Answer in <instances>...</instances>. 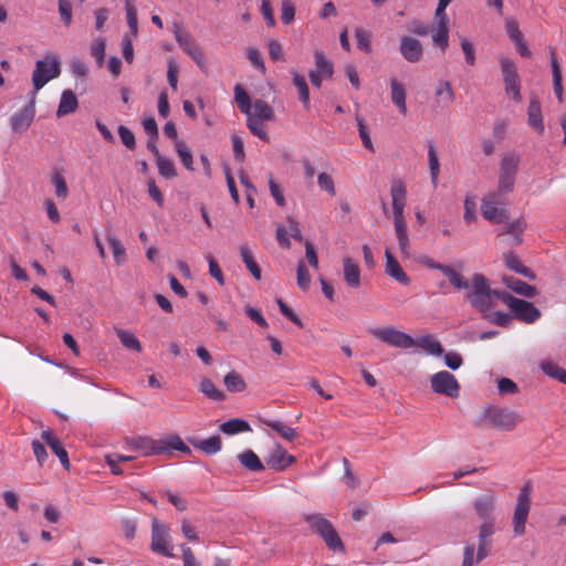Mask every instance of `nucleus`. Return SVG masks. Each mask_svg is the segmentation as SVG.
<instances>
[{
	"label": "nucleus",
	"mask_w": 566,
	"mask_h": 566,
	"mask_svg": "<svg viewBox=\"0 0 566 566\" xmlns=\"http://www.w3.org/2000/svg\"><path fill=\"white\" fill-rule=\"evenodd\" d=\"M391 206L394 212V226L400 253L403 258L410 256V242L407 233V223L403 210L407 200V190L401 180H394L390 187Z\"/></svg>",
	"instance_id": "obj_1"
},
{
	"label": "nucleus",
	"mask_w": 566,
	"mask_h": 566,
	"mask_svg": "<svg viewBox=\"0 0 566 566\" xmlns=\"http://www.w3.org/2000/svg\"><path fill=\"white\" fill-rule=\"evenodd\" d=\"M467 290V298L481 314L491 310L496 304V300H502V295L507 294V292L491 289L489 280L480 273L472 275Z\"/></svg>",
	"instance_id": "obj_2"
},
{
	"label": "nucleus",
	"mask_w": 566,
	"mask_h": 566,
	"mask_svg": "<svg viewBox=\"0 0 566 566\" xmlns=\"http://www.w3.org/2000/svg\"><path fill=\"white\" fill-rule=\"evenodd\" d=\"M130 444L145 457L165 454L169 453L171 450H177L186 454L191 453V449L178 434H170L160 440L150 437H137L132 440Z\"/></svg>",
	"instance_id": "obj_3"
},
{
	"label": "nucleus",
	"mask_w": 566,
	"mask_h": 566,
	"mask_svg": "<svg viewBox=\"0 0 566 566\" xmlns=\"http://www.w3.org/2000/svg\"><path fill=\"white\" fill-rule=\"evenodd\" d=\"M303 520L308 525L310 530L325 542L329 549L334 552H344V544L336 530L322 514H305Z\"/></svg>",
	"instance_id": "obj_4"
},
{
	"label": "nucleus",
	"mask_w": 566,
	"mask_h": 566,
	"mask_svg": "<svg viewBox=\"0 0 566 566\" xmlns=\"http://www.w3.org/2000/svg\"><path fill=\"white\" fill-rule=\"evenodd\" d=\"M61 73L60 60L55 55H46L43 60L35 63L32 72V95L36 96L38 92L43 88L51 80L56 78Z\"/></svg>",
	"instance_id": "obj_5"
},
{
	"label": "nucleus",
	"mask_w": 566,
	"mask_h": 566,
	"mask_svg": "<svg viewBox=\"0 0 566 566\" xmlns=\"http://www.w3.org/2000/svg\"><path fill=\"white\" fill-rule=\"evenodd\" d=\"M505 205L506 200L503 193L490 192L482 199L481 213L491 223H506L509 221V211L504 208Z\"/></svg>",
	"instance_id": "obj_6"
},
{
	"label": "nucleus",
	"mask_w": 566,
	"mask_h": 566,
	"mask_svg": "<svg viewBox=\"0 0 566 566\" xmlns=\"http://www.w3.org/2000/svg\"><path fill=\"white\" fill-rule=\"evenodd\" d=\"M531 502L532 486L530 483H525L518 492L512 518L513 533L515 536L525 534V524L531 511Z\"/></svg>",
	"instance_id": "obj_7"
},
{
	"label": "nucleus",
	"mask_w": 566,
	"mask_h": 566,
	"mask_svg": "<svg viewBox=\"0 0 566 566\" xmlns=\"http://www.w3.org/2000/svg\"><path fill=\"white\" fill-rule=\"evenodd\" d=\"M499 63L501 66V73L503 76L506 95L516 103L522 102L521 77L517 73L516 63L512 59L504 55L499 56Z\"/></svg>",
	"instance_id": "obj_8"
},
{
	"label": "nucleus",
	"mask_w": 566,
	"mask_h": 566,
	"mask_svg": "<svg viewBox=\"0 0 566 566\" xmlns=\"http://www.w3.org/2000/svg\"><path fill=\"white\" fill-rule=\"evenodd\" d=\"M482 421L494 428L511 431L522 421V418L514 411L490 407L483 411Z\"/></svg>",
	"instance_id": "obj_9"
},
{
	"label": "nucleus",
	"mask_w": 566,
	"mask_h": 566,
	"mask_svg": "<svg viewBox=\"0 0 566 566\" xmlns=\"http://www.w3.org/2000/svg\"><path fill=\"white\" fill-rule=\"evenodd\" d=\"M502 301L512 310L518 321L533 324L541 317V312L533 303L512 296L510 293L502 295Z\"/></svg>",
	"instance_id": "obj_10"
},
{
	"label": "nucleus",
	"mask_w": 566,
	"mask_h": 566,
	"mask_svg": "<svg viewBox=\"0 0 566 566\" xmlns=\"http://www.w3.org/2000/svg\"><path fill=\"white\" fill-rule=\"evenodd\" d=\"M520 157L515 154H506L503 156L499 176V191L510 192L513 189L515 176L517 172Z\"/></svg>",
	"instance_id": "obj_11"
},
{
	"label": "nucleus",
	"mask_w": 566,
	"mask_h": 566,
	"mask_svg": "<svg viewBox=\"0 0 566 566\" xmlns=\"http://www.w3.org/2000/svg\"><path fill=\"white\" fill-rule=\"evenodd\" d=\"M170 542L169 528L154 518L151 524V551L166 557H175Z\"/></svg>",
	"instance_id": "obj_12"
},
{
	"label": "nucleus",
	"mask_w": 566,
	"mask_h": 566,
	"mask_svg": "<svg viewBox=\"0 0 566 566\" xmlns=\"http://www.w3.org/2000/svg\"><path fill=\"white\" fill-rule=\"evenodd\" d=\"M430 386L433 392L457 398L460 392V384L451 373L438 371L430 377Z\"/></svg>",
	"instance_id": "obj_13"
},
{
	"label": "nucleus",
	"mask_w": 566,
	"mask_h": 566,
	"mask_svg": "<svg viewBox=\"0 0 566 566\" xmlns=\"http://www.w3.org/2000/svg\"><path fill=\"white\" fill-rule=\"evenodd\" d=\"M370 334L392 347L407 349L415 346V339L410 335L395 327L374 328Z\"/></svg>",
	"instance_id": "obj_14"
},
{
	"label": "nucleus",
	"mask_w": 566,
	"mask_h": 566,
	"mask_svg": "<svg viewBox=\"0 0 566 566\" xmlns=\"http://www.w3.org/2000/svg\"><path fill=\"white\" fill-rule=\"evenodd\" d=\"M495 531L496 527L494 520L483 521L479 526L476 563H480L490 555L492 548V536L495 534Z\"/></svg>",
	"instance_id": "obj_15"
},
{
	"label": "nucleus",
	"mask_w": 566,
	"mask_h": 566,
	"mask_svg": "<svg viewBox=\"0 0 566 566\" xmlns=\"http://www.w3.org/2000/svg\"><path fill=\"white\" fill-rule=\"evenodd\" d=\"M35 98L36 96L31 94L28 105L11 116L10 126L14 133L22 134L31 126L35 116Z\"/></svg>",
	"instance_id": "obj_16"
},
{
	"label": "nucleus",
	"mask_w": 566,
	"mask_h": 566,
	"mask_svg": "<svg viewBox=\"0 0 566 566\" xmlns=\"http://www.w3.org/2000/svg\"><path fill=\"white\" fill-rule=\"evenodd\" d=\"M174 34L179 46L200 66L203 61V53L191 34L179 27L175 28Z\"/></svg>",
	"instance_id": "obj_17"
},
{
	"label": "nucleus",
	"mask_w": 566,
	"mask_h": 566,
	"mask_svg": "<svg viewBox=\"0 0 566 566\" xmlns=\"http://www.w3.org/2000/svg\"><path fill=\"white\" fill-rule=\"evenodd\" d=\"M421 262L428 269L438 270L443 273L449 279L450 284L454 289L460 290L469 287V281L451 266L436 262L430 258H424Z\"/></svg>",
	"instance_id": "obj_18"
},
{
	"label": "nucleus",
	"mask_w": 566,
	"mask_h": 566,
	"mask_svg": "<svg viewBox=\"0 0 566 566\" xmlns=\"http://www.w3.org/2000/svg\"><path fill=\"white\" fill-rule=\"evenodd\" d=\"M399 52L401 56L409 63H417L423 56V46L418 39L403 35L400 39Z\"/></svg>",
	"instance_id": "obj_19"
},
{
	"label": "nucleus",
	"mask_w": 566,
	"mask_h": 566,
	"mask_svg": "<svg viewBox=\"0 0 566 566\" xmlns=\"http://www.w3.org/2000/svg\"><path fill=\"white\" fill-rule=\"evenodd\" d=\"M496 496L493 493H484L479 495L472 502V507L482 521L494 520L492 516L495 511Z\"/></svg>",
	"instance_id": "obj_20"
},
{
	"label": "nucleus",
	"mask_w": 566,
	"mask_h": 566,
	"mask_svg": "<svg viewBox=\"0 0 566 566\" xmlns=\"http://www.w3.org/2000/svg\"><path fill=\"white\" fill-rule=\"evenodd\" d=\"M295 458L286 452L281 446L274 447L269 453L266 465L275 471H283L294 463Z\"/></svg>",
	"instance_id": "obj_21"
},
{
	"label": "nucleus",
	"mask_w": 566,
	"mask_h": 566,
	"mask_svg": "<svg viewBox=\"0 0 566 566\" xmlns=\"http://www.w3.org/2000/svg\"><path fill=\"white\" fill-rule=\"evenodd\" d=\"M385 258H386V265L385 271L386 273L392 277L395 281L402 285H409L410 279L406 274V272L402 270L398 261L395 259L392 253L387 249L385 251Z\"/></svg>",
	"instance_id": "obj_22"
},
{
	"label": "nucleus",
	"mask_w": 566,
	"mask_h": 566,
	"mask_svg": "<svg viewBox=\"0 0 566 566\" xmlns=\"http://www.w3.org/2000/svg\"><path fill=\"white\" fill-rule=\"evenodd\" d=\"M41 439L50 447L52 452L59 458L64 469H70V460L66 450L61 444L60 440L50 431L44 430L41 433Z\"/></svg>",
	"instance_id": "obj_23"
},
{
	"label": "nucleus",
	"mask_w": 566,
	"mask_h": 566,
	"mask_svg": "<svg viewBox=\"0 0 566 566\" xmlns=\"http://www.w3.org/2000/svg\"><path fill=\"white\" fill-rule=\"evenodd\" d=\"M344 280L352 289L360 286V269L350 258L343 259Z\"/></svg>",
	"instance_id": "obj_24"
},
{
	"label": "nucleus",
	"mask_w": 566,
	"mask_h": 566,
	"mask_svg": "<svg viewBox=\"0 0 566 566\" xmlns=\"http://www.w3.org/2000/svg\"><path fill=\"white\" fill-rule=\"evenodd\" d=\"M527 123L538 134L544 133L541 103L537 98H532L527 107Z\"/></svg>",
	"instance_id": "obj_25"
},
{
	"label": "nucleus",
	"mask_w": 566,
	"mask_h": 566,
	"mask_svg": "<svg viewBox=\"0 0 566 566\" xmlns=\"http://www.w3.org/2000/svg\"><path fill=\"white\" fill-rule=\"evenodd\" d=\"M390 97L391 102L399 109L400 114H407V105H406V90L403 85L396 78L392 77L390 80Z\"/></svg>",
	"instance_id": "obj_26"
},
{
	"label": "nucleus",
	"mask_w": 566,
	"mask_h": 566,
	"mask_svg": "<svg viewBox=\"0 0 566 566\" xmlns=\"http://www.w3.org/2000/svg\"><path fill=\"white\" fill-rule=\"evenodd\" d=\"M504 283L510 290L522 296L534 297L537 294L535 286L530 285L520 279L513 276L504 277Z\"/></svg>",
	"instance_id": "obj_27"
},
{
	"label": "nucleus",
	"mask_w": 566,
	"mask_h": 566,
	"mask_svg": "<svg viewBox=\"0 0 566 566\" xmlns=\"http://www.w3.org/2000/svg\"><path fill=\"white\" fill-rule=\"evenodd\" d=\"M78 106L77 98L71 90L62 92L60 104L56 111L59 117L74 113Z\"/></svg>",
	"instance_id": "obj_28"
},
{
	"label": "nucleus",
	"mask_w": 566,
	"mask_h": 566,
	"mask_svg": "<svg viewBox=\"0 0 566 566\" xmlns=\"http://www.w3.org/2000/svg\"><path fill=\"white\" fill-rule=\"evenodd\" d=\"M292 81L297 90L301 103L303 104L304 108L308 111L311 108L310 90L304 75L297 73L296 71H292Z\"/></svg>",
	"instance_id": "obj_29"
},
{
	"label": "nucleus",
	"mask_w": 566,
	"mask_h": 566,
	"mask_svg": "<svg viewBox=\"0 0 566 566\" xmlns=\"http://www.w3.org/2000/svg\"><path fill=\"white\" fill-rule=\"evenodd\" d=\"M549 57H551V66L553 74V87L556 97L562 101L563 97V86H562V71L559 67L558 60L556 57L554 49H549Z\"/></svg>",
	"instance_id": "obj_30"
},
{
	"label": "nucleus",
	"mask_w": 566,
	"mask_h": 566,
	"mask_svg": "<svg viewBox=\"0 0 566 566\" xmlns=\"http://www.w3.org/2000/svg\"><path fill=\"white\" fill-rule=\"evenodd\" d=\"M415 345L433 356H441L443 354L441 344L431 335H424L415 339Z\"/></svg>",
	"instance_id": "obj_31"
},
{
	"label": "nucleus",
	"mask_w": 566,
	"mask_h": 566,
	"mask_svg": "<svg viewBox=\"0 0 566 566\" xmlns=\"http://www.w3.org/2000/svg\"><path fill=\"white\" fill-rule=\"evenodd\" d=\"M240 463L253 472H259L264 469L260 458L252 450H245L244 452L238 455Z\"/></svg>",
	"instance_id": "obj_32"
},
{
	"label": "nucleus",
	"mask_w": 566,
	"mask_h": 566,
	"mask_svg": "<svg viewBox=\"0 0 566 566\" xmlns=\"http://www.w3.org/2000/svg\"><path fill=\"white\" fill-rule=\"evenodd\" d=\"M193 447L205 452L206 454H216L222 448V441L219 436H212L208 439L200 440L198 442H193Z\"/></svg>",
	"instance_id": "obj_33"
},
{
	"label": "nucleus",
	"mask_w": 566,
	"mask_h": 566,
	"mask_svg": "<svg viewBox=\"0 0 566 566\" xmlns=\"http://www.w3.org/2000/svg\"><path fill=\"white\" fill-rule=\"evenodd\" d=\"M220 430L226 434H237L250 431L251 427L248 421L234 418L223 422L220 426Z\"/></svg>",
	"instance_id": "obj_34"
},
{
	"label": "nucleus",
	"mask_w": 566,
	"mask_h": 566,
	"mask_svg": "<svg viewBox=\"0 0 566 566\" xmlns=\"http://www.w3.org/2000/svg\"><path fill=\"white\" fill-rule=\"evenodd\" d=\"M106 240L112 249L115 263L123 264L126 261V250L122 242L111 231L106 233Z\"/></svg>",
	"instance_id": "obj_35"
},
{
	"label": "nucleus",
	"mask_w": 566,
	"mask_h": 566,
	"mask_svg": "<svg viewBox=\"0 0 566 566\" xmlns=\"http://www.w3.org/2000/svg\"><path fill=\"white\" fill-rule=\"evenodd\" d=\"M263 423L266 427L274 430L275 432H277L286 441H293L297 437V433L294 428L286 426L281 421L264 420Z\"/></svg>",
	"instance_id": "obj_36"
},
{
	"label": "nucleus",
	"mask_w": 566,
	"mask_h": 566,
	"mask_svg": "<svg viewBox=\"0 0 566 566\" xmlns=\"http://www.w3.org/2000/svg\"><path fill=\"white\" fill-rule=\"evenodd\" d=\"M240 255L248 271L253 275L255 280H260L261 270L255 262L251 250L247 245H241Z\"/></svg>",
	"instance_id": "obj_37"
},
{
	"label": "nucleus",
	"mask_w": 566,
	"mask_h": 566,
	"mask_svg": "<svg viewBox=\"0 0 566 566\" xmlns=\"http://www.w3.org/2000/svg\"><path fill=\"white\" fill-rule=\"evenodd\" d=\"M199 390L207 396L208 398L216 400V401H222L226 399V395L222 390L218 389L211 379L203 378L200 381Z\"/></svg>",
	"instance_id": "obj_38"
},
{
	"label": "nucleus",
	"mask_w": 566,
	"mask_h": 566,
	"mask_svg": "<svg viewBox=\"0 0 566 566\" xmlns=\"http://www.w3.org/2000/svg\"><path fill=\"white\" fill-rule=\"evenodd\" d=\"M436 96L439 103L448 106L454 101V92L448 81H440L436 87Z\"/></svg>",
	"instance_id": "obj_39"
},
{
	"label": "nucleus",
	"mask_w": 566,
	"mask_h": 566,
	"mask_svg": "<svg viewBox=\"0 0 566 566\" xmlns=\"http://www.w3.org/2000/svg\"><path fill=\"white\" fill-rule=\"evenodd\" d=\"M504 261H505L506 266L510 270H512L518 274H522L525 277L534 279V274L531 271V269L523 265L521 263V261L518 260V258L516 255H514L513 253H506L504 255Z\"/></svg>",
	"instance_id": "obj_40"
},
{
	"label": "nucleus",
	"mask_w": 566,
	"mask_h": 566,
	"mask_svg": "<svg viewBox=\"0 0 566 566\" xmlns=\"http://www.w3.org/2000/svg\"><path fill=\"white\" fill-rule=\"evenodd\" d=\"M224 386L231 392H241L247 388V384L242 376L237 371H230L224 376Z\"/></svg>",
	"instance_id": "obj_41"
},
{
	"label": "nucleus",
	"mask_w": 566,
	"mask_h": 566,
	"mask_svg": "<svg viewBox=\"0 0 566 566\" xmlns=\"http://www.w3.org/2000/svg\"><path fill=\"white\" fill-rule=\"evenodd\" d=\"M125 11L127 24L130 31L132 38L137 36L138 33V19H137V10L133 0H125Z\"/></svg>",
	"instance_id": "obj_42"
},
{
	"label": "nucleus",
	"mask_w": 566,
	"mask_h": 566,
	"mask_svg": "<svg viewBox=\"0 0 566 566\" xmlns=\"http://www.w3.org/2000/svg\"><path fill=\"white\" fill-rule=\"evenodd\" d=\"M252 116L261 120H273L274 112L272 107L263 99H256L253 105Z\"/></svg>",
	"instance_id": "obj_43"
},
{
	"label": "nucleus",
	"mask_w": 566,
	"mask_h": 566,
	"mask_svg": "<svg viewBox=\"0 0 566 566\" xmlns=\"http://www.w3.org/2000/svg\"><path fill=\"white\" fill-rule=\"evenodd\" d=\"M315 65L316 69L314 71L322 75L324 78L328 80L333 76V64L319 51L315 52Z\"/></svg>",
	"instance_id": "obj_44"
},
{
	"label": "nucleus",
	"mask_w": 566,
	"mask_h": 566,
	"mask_svg": "<svg viewBox=\"0 0 566 566\" xmlns=\"http://www.w3.org/2000/svg\"><path fill=\"white\" fill-rule=\"evenodd\" d=\"M90 49L91 55L95 59L97 66L102 67L105 61L106 40L102 36L93 39Z\"/></svg>",
	"instance_id": "obj_45"
},
{
	"label": "nucleus",
	"mask_w": 566,
	"mask_h": 566,
	"mask_svg": "<svg viewBox=\"0 0 566 566\" xmlns=\"http://www.w3.org/2000/svg\"><path fill=\"white\" fill-rule=\"evenodd\" d=\"M116 334L125 348L137 353L142 352V344L133 333L125 329H117Z\"/></svg>",
	"instance_id": "obj_46"
},
{
	"label": "nucleus",
	"mask_w": 566,
	"mask_h": 566,
	"mask_svg": "<svg viewBox=\"0 0 566 566\" xmlns=\"http://www.w3.org/2000/svg\"><path fill=\"white\" fill-rule=\"evenodd\" d=\"M234 98L239 109L247 116L252 114L251 99L248 93L242 88L241 85L237 84L234 87Z\"/></svg>",
	"instance_id": "obj_47"
},
{
	"label": "nucleus",
	"mask_w": 566,
	"mask_h": 566,
	"mask_svg": "<svg viewBox=\"0 0 566 566\" xmlns=\"http://www.w3.org/2000/svg\"><path fill=\"white\" fill-rule=\"evenodd\" d=\"M428 163L430 169V178L433 186L437 185L439 172H440V164L437 155V150L433 144H430L428 147Z\"/></svg>",
	"instance_id": "obj_48"
},
{
	"label": "nucleus",
	"mask_w": 566,
	"mask_h": 566,
	"mask_svg": "<svg viewBox=\"0 0 566 566\" xmlns=\"http://www.w3.org/2000/svg\"><path fill=\"white\" fill-rule=\"evenodd\" d=\"M432 41L444 52L449 45V25H436L432 31Z\"/></svg>",
	"instance_id": "obj_49"
},
{
	"label": "nucleus",
	"mask_w": 566,
	"mask_h": 566,
	"mask_svg": "<svg viewBox=\"0 0 566 566\" xmlns=\"http://www.w3.org/2000/svg\"><path fill=\"white\" fill-rule=\"evenodd\" d=\"M159 174L167 179H172L177 176L175 164L171 159L164 156H158L156 159Z\"/></svg>",
	"instance_id": "obj_50"
},
{
	"label": "nucleus",
	"mask_w": 566,
	"mask_h": 566,
	"mask_svg": "<svg viewBox=\"0 0 566 566\" xmlns=\"http://www.w3.org/2000/svg\"><path fill=\"white\" fill-rule=\"evenodd\" d=\"M464 213L463 219L468 224L476 221V200L475 196L467 195L463 202Z\"/></svg>",
	"instance_id": "obj_51"
},
{
	"label": "nucleus",
	"mask_w": 566,
	"mask_h": 566,
	"mask_svg": "<svg viewBox=\"0 0 566 566\" xmlns=\"http://www.w3.org/2000/svg\"><path fill=\"white\" fill-rule=\"evenodd\" d=\"M247 126L254 136L259 137L264 142L270 140L269 135L264 128V125L262 124V120L253 117L252 114L248 115Z\"/></svg>",
	"instance_id": "obj_52"
},
{
	"label": "nucleus",
	"mask_w": 566,
	"mask_h": 566,
	"mask_svg": "<svg viewBox=\"0 0 566 566\" xmlns=\"http://www.w3.org/2000/svg\"><path fill=\"white\" fill-rule=\"evenodd\" d=\"M542 369L549 377L555 378L563 384H566V369L559 367L557 364L553 361H544L542 364Z\"/></svg>",
	"instance_id": "obj_53"
},
{
	"label": "nucleus",
	"mask_w": 566,
	"mask_h": 566,
	"mask_svg": "<svg viewBox=\"0 0 566 566\" xmlns=\"http://www.w3.org/2000/svg\"><path fill=\"white\" fill-rule=\"evenodd\" d=\"M482 316H483V318L488 319L489 322L494 323L499 326H503V327L507 326L512 321V315H510L509 313L502 312V311L492 313L489 310L488 312H483Z\"/></svg>",
	"instance_id": "obj_54"
},
{
	"label": "nucleus",
	"mask_w": 566,
	"mask_h": 566,
	"mask_svg": "<svg viewBox=\"0 0 566 566\" xmlns=\"http://www.w3.org/2000/svg\"><path fill=\"white\" fill-rule=\"evenodd\" d=\"M175 147H176V151H177V154H178L182 165L188 170H193V167H192V154H191L190 149L187 147V145L185 144V142L177 140L175 143Z\"/></svg>",
	"instance_id": "obj_55"
},
{
	"label": "nucleus",
	"mask_w": 566,
	"mask_h": 566,
	"mask_svg": "<svg viewBox=\"0 0 566 566\" xmlns=\"http://www.w3.org/2000/svg\"><path fill=\"white\" fill-rule=\"evenodd\" d=\"M355 38L357 48L359 50L365 51L366 53L371 52V45H370V33L361 28L356 29L355 31Z\"/></svg>",
	"instance_id": "obj_56"
},
{
	"label": "nucleus",
	"mask_w": 566,
	"mask_h": 566,
	"mask_svg": "<svg viewBox=\"0 0 566 566\" xmlns=\"http://www.w3.org/2000/svg\"><path fill=\"white\" fill-rule=\"evenodd\" d=\"M247 57L251 62V64L259 70L262 74H265L266 67L264 65V62L262 60L261 53L255 48H248L247 50Z\"/></svg>",
	"instance_id": "obj_57"
},
{
	"label": "nucleus",
	"mask_w": 566,
	"mask_h": 566,
	"mask_svg": "<svg viewBox=\"0 0 566 566\" xmlns=\"http://www.w3.org/2000/svg\"><path fill=\"white\" fill-rule=\"evenodd\" d=\"M311 284V275L308 270L304 263V261H300L297 264V285L302 290H307Z\"/></svg>",
	"instance_id": "obj_58"
},
{
	"label": "nucleus",
	"mask_w": 566,
	"mask_h": 566,
	"mask_svg": "<svg viewBox=\"0 0 566 566\" xmlns=\"http://www.w3.org/2000/svg\"><path fill=\"white\" fill-rule=\"evenodd\" d=\"M52 182L55 187V195L61 199H65L69 195V188L63 176L55 174L52 177Z\"/></svg>",
	"instance_id": "obj_59"
},
{
	"label": "nucleus",
	"mask_w": 566,
	"mask_h": 566,
	"mask_svg": "<svg viewBox=\"0 0 566 566\" xmlns=\"http://www.w3.org/2000/svg\"><path fill=\"white\" fill-rule=\"evenodd\" d=\"M118 135L122 143L130 150H133L136 146L135 135L134 133L124 125L118 127Z\"/></svg>",
	"instance_id": "obj_60"
},
{
	"label": "nucleus",
	"mask_w": 566,
	"mask_h": 566,
	"mask_svg": "<svg viewBox=\"0 0 566 566\" xmlns=\"http://www.w3.org/2000/svg\"><path fill=\"white\" fill-rule=\"evenodd\" d=\"M231 142L233 147V156L235 160L242 163L245 158L244 144L242 138L238 135H232Z\"/></svg>",
	"instance_id": "obj_61"
},
{
	"label": "nucleus",
	"mask_w": 566,
	"mask_h": 566,
	"mask_svg": "<svg viewBox=\"0 0 566 566\" xmlns=\"http://www.w3.org/2000/svg\"><path fill=\"white\" fill-rule=\"evenodd\" d=\"M317 184L322 190L328 192L331 196L335 195L334 181L328 174L321 172L317 177Z\"/></svg>",
	"instance_id": "obj_62"
},
{
	"label": "nucleus",
	"mask_w": 566,
	"mask_h": 566,
	"mask_svg": "<svg viewBox=\"0 0 566 566\" xmlns=\"http://www.w3.org/2000/svg\"><path fill=\"white\" fill-rule=\"evenodd\" d=\"M59 13L64 24L69 27L72 22V4L69 0H59Z\"/></svg>",
	"instance_id": "obj_63"
},
{
	"label": "nucleus",
	"mask_w": 566,
	"mask_h": 566,
	"mask_svg": "<svg viewBox=\"0 0 566 566\" xmlns=\"http://www.w3.org/2000/svg\"><path fill=\"white\" fill-rule=\"evenodd\" d=\"M281 20L284 24H290L294 20L295 15V9L294 6L291 3L290 0H283L282 1V8H281Z\"/></svg>",
	"instance_id": "obj_64"
}]
</instances>
